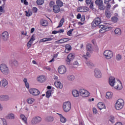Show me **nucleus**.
Wrapping results in <instances>:
<instances>
[{
    "label": "nucleus",
    "mask_w": 125,
    "mask_h": 125,
    "mask_svg": "<svg viewBox=\"0 0 125 125\" xmlns=\"http://www.w3.org/2000/svg\"><path fill=\"white\" fill-rule=\"evenodd\" d=\"M125 101L122 99H118L115 104V108L116 110H122L124 108Z\"/></svg>",
    "instance_id": "nucleus-1"
},
{
    "label": "nucleus",
    "mask_w": 125,
    "mask_h": 125,
    "mask_svg": "<svg viewBox=\"0 0 125 125\" xmlns=\"http://www.w3.org/2000/svg\"><path fill=\"white\" fill-rule=\"evenodd\" d=\"M0 70L3 75H8L9 74V69H8L7 65L4 63L0 65Z\"/></svg>",
    "instance_id": "nucleus-2"
},
{
    "label": "nucleus",
    "mask_w": 125,
    "mask_h": 125,
    "mask_svg": "<svg viewBox=\"0 0 125 125\" xmlns=\"http://www.w3.org/2000/svg\"><path fill=\"white\" fill-rule=\"evenodd\" d=\"M72 107V105L71 104V102H66L63 104L62 105V109L65 113H67L69 112L70 110H71V108Z\"/></svg>",
    "instance_id": "nucleus-3"
},
{
    "label": "nucleus",
    "mask_w": 125,
    "mask_h": 125,
    "mask_svg": "<svg viewBox=\"0 0 125 125\" xmlns=\"http://www.w3.org/2000/svg\"><path fill=\"white\" fill-rule=\"evenodd\" d=\"M99 27L101 28L100 30V33H105V32L107 31H110V30H112V27L107 26L102 24L100 25Z\"/></svg>",
    "instance_id": "nucleus-4"
},
{
    "label": "nucleus",
    "mask_w": 125,
    "mask_h": 125,
    "mask_svg": "<svg viewBox=\"0 0 125 125\" xmlns=\"http://www.w3.org/2000/svg\"><path fill=\"white\" fill-rule=\"evenodd\" d=\"M41 122H42V117L36 116L32 118L31 124L32 125H37V124H39V123H41Z\"/></svg>",
    "instance_id": "nucleus-5"
},
{
    "label": "nucleus",
    "mask_w": 125,
    "mask_h": 125,
    "mask_svg": "<svg viewBox=\"0 0 125 125\" xmlns=\"http://www.w3.org/2000/svg\"><path fill=\"white\" fill-rule=\"evenodd\" d=\"M29 92L33 96H38V95H40V92L39 90L36 88H30L29 90Z\"/></svg>",
    "instance_id": "nucleus-6"
},
{
    "label": "nucleus",
    "mask_w": 125,
    "mask_h": 125,
    "mask_svg": "<svg viewBox=\"0 0 125 125\" xmlns=\"http://www.w3.org/2000/svg\"><path fill=\"white\" fill-rule=\"evenodd\" d=\"M114 87L117 90H121L123 89V84H122V82H120V80H117L116 81V83H115Z\"/></svg>",
    "instance_id": "nucleus-7"
},
{
    "label": "nucleus",
    "mask_w": 125,
    "mask_h": 125,
    "mask_svg": "<svg viewBox=\"0 0 125 125\" xmlns=\"http://www.w3.org/2000/svg\"><path fill=\"white\" fill-rule=\"evenodd\" d=\"M104 55L106 59H111L113 57V52L110 50H106L104 52Z\"/></svg>",
    "instance_id": "nucleus-8"
},
{
    "label": "nucleus",
    "mask_w": 125,
    "mask_h": 125,
    "mask_svg": "<svg viewBox=\"0 0 125 125\" xmlns=\"http://www.w3.org/2000/svg\"><path fill=\"white\" fill-rule=\"evenodd\" d=\"M79 92L82 97H88L89 96V92L86 90L81 89L80 90Z\"/></svg>",
    "instance_id": "nucleus-9"
},
{
    "label": "nucleus",
    "mask_w": 125,
    "mask_h": 125,
    "mask_svg": "<svg viewBox=\"0 0 125 125\" xmlns=\"http://www.w3.org/2000/svg\"><path fill=\"white\" fill-rule=\"evenodd\" d=\"M94 76L96 79H101V78H102V73H101V71L98 68L95 69Z\"/></svg>",
    "instance_id": "nucleus-10"
},
{
    "label": "nucleus",
    "mask_w": 125,
    "mask_h": 125,
    "mask_svg": "<svg viewBox=\"0 0 125 125\" xmlns=\"http://www.w3.org/2000/svg\"><path fill=\"white\" fill-rule=\"evenodd\" d=\"M101 23V19L100 18L98 17L96 18L94 21L92 22V27H95L97 26H99V24Z\"/></svg>",
    "instance_id": "nucleus-11"
},
{
    "label": "nucleus",
    "mask_w": 125,
    "mask_h": 125,
    "mask_svg": "<svg viewBox=\"0 0 125 125\" xmlns=\"http://www.w3.org/2000/svg\"><path fill=\"white\" fill-rule=\"evenodd\" d=\"M95 3L97 5H98L99 9H101V10H104L103 0H96Z\"/></svg>",
    "instance_id": "nucleus-12"
},
{
    "label": "nucleus",
    "mask_w": 125,
    "mask_h": 125,
    "mask_svg": "<svg viewBox=\"0 0 125 125\" xmlns=\"http://www.w3.org/2000/svg\"><path fill=\"white\" fill-rule=\"evenodd\" d=\"M46 81V77L44 75H40L37 78V81L41 83H44Z\"/></svg>",
    "instance_id": "nucleus-13"
},
{
    "label": "nucleus",
    "mask_w": 125,
    "mask_h": 125,
    "mask_svg": "<svg viewBox=\"0 0 125 125\" xmlns=\"http://www.w3.org/2000/svg\"><path fill=\"white\" fill-rule=\"evenodd\" d=\"M58 72L61 75H63L65 74L66 72H67V69L66 68V67H65V66L62 65L59 67Z\"/></svg>",
    "instance_id": "nucleus-14"
},
{
    "label": "nucleus",
    "mask_w": 125,
    "mask_h": 125,
    "mask_svg": "<svg viewBox=\"0 0 125 125\" xmlns=\"http://www.w3.org/2000/svg\"><path fill=\"white\" fill-rule=\"evenodd\" d=\"M1 37L2 40L4 42H6L7 40L9 38V34H8V32L7 31H4L2 34H1Z\"/></svg>",
    "instance_id": "nucleus-15"
},
{
    "label": "nucleus",
    "mask_w": 125,
    "mask_h": 125,
    "mask_svg": "<svg viewBox=\"0 0 125 125\" xmlns=\"http://www.w3.org/2000/svg\"><path fill=\"white\" fill-rule=\"evenodd\" d=\"M117 81H116V78L114 77H110L109 78V83L111 86H114Z\"/></svg>",
    "instance_id": "nucleus-16"
},
{
    "label": "nucleus",
    "mask_w": 125,
    "mask_h": 125,
    "mask_svg": "<svg viewBox=\"0 0 125 125\" xmlns=\"http://www.w3.org/2000/svg\"><path fill=\"white\" fill-rule=\"evenodd\" d=\"M77 11L78 12H86L88 11V8L85 6H81L77 8Z\"/></svg>",
    "instance_id": "nucleus-17"
},
{
    "label": "nucleus",
    "mask_w": 125,
    "mask_h": 125,
    "mask_svg": "<svg viewBox=\"0 0 125 125\" xmlns=\"http://www.w3.org/2000/svg\"><path fill=\"white\" fill-rule=\"evenodd\" d=\"M53 40H54V38H52V36L51 37H48L43 38L40 40L39 42H51Z\"/></svg>",
    "instance_id": "nucleus-18"
},
{
    "label": "nucleus",
    "mask_w": 125,
    "mask_h": 125,
    "mask_svg": "<svg viewBox=\"0 0 125 125\" xmlns=\"http://www.w3.org/2000/svg\"><path fill=\"white\" fill-rule=\"evenodd\" d=\"M109 1H111V3H112V4L115 3L114 0H104V3H105V4H107L106 7L108 8V9L111 8V4L109 3Z\"/></svg>",
    "instance_id": "nucleus-19"
},
{
    "label": "nucleus",
    "mask_w": 125,
    "mask_h": 125,
    "mask_svg": "<svg viewBox=\"0 0 125 125\" xmlns=\"http://www.w3.org/2000/svg\"><path fill=\"white\" fill-rule=\"evenodd\" d=\"M54 84L57 88H60V89L63 88V84L59 81L55 82Z\"/></svg>",
    "instance_id": "nucleus-20"
},
{
    "label": "nucleus",
    "mask_w": 125,
    "mask_h": 125,
    "mask_svg": "<svg viewBox=\"0 0 125 125\" xmlns=\"http://www.w3.org/2000/svg\"><path fill=\"white\" fill-rule=\"evenodd\" d=\"M97 107L100 110H102V109H106V106H105V104L102 102L99 103L98 104Z\"/></svg>",
    "instance_id": "nucleus-21"
},
{
    "label": "nucleus",
    "mask_w": 125,
    "mask_h": 125,
    "mask_svg": "<svg viewBox=\"0 0 125 125\" xmlns=\"http://www.w3.org/2000/svg\"><path fill=\"white\" fill-rule=\"evenodd\" d=\"M114 33H115V36L120 37V36L122 35V30L119 28H116L115 30H114Z\"/></svg>",
    "instance_id": "nucleus-22"
},
{
    "label": "nucleus",
    "mask_w": 125,
    "mask_h": 125,
    "mask_svg": "<svg viewBox=\"0 0 125 125\" xmlns=\"http://www.w3.org/2000/svg\"><path fill=\"white\" fill-rule=\"evenodd\" d=\"M53 11L54 13H59L60 12V7L57 5H54Z\"/></svg>",
    "instance_id": "nucleus-23"
},
{
    "label": "nucleus",
    "mask_w": 125,
    "mask_h": 125,
    "mask_svg": "<svg viewBox=\"0 0 125 125\" xmlns=\"http://www.w3.org/2000/svg\"><path fill=\"white\" fill-rule=\"evenodd\" d=\"M60 118V121L61 123H62V124H65L66 122H67V119L66 118L64 117L62 114H58Z\"/></svg>",
    "instance_id": "nucleus-24"
},
{
    "label": "nucleus",
    "mask_w": 125,
    "mask_h": 125,
    "mask_svg": "<svg viewBox=\"0 0 125 125\" xmlns=\"http://www.w3.org/2000/svg\"><path fill=\"white\" fill-rule=\"evenodd\" d=\"M105 97L106 99H112L113 97V93L111 92H106Z\"/></svg>",
    "instance_id": "nucleus-25"
},
{
    "label": "nucleus",
    "mask_w": 125,
    "mask_h": 125,
    "mask_svg": "<svg viewBox=\"0 0 125 125\" xmlns=\"http://www.w3.org/2000/svg\"><path fill=\"white\" fill-rule=\"evenodd\" d=\"M72 93L74 97H79V96H80V93H79V91L77 90H73Z\"/></svg>",
    "instance_id": "nucleus-26"
},
{
    "label": "nucleus",
    "mask_w": 125,
    "mask_h": 125,
    "mask_svg": "<svg viewBox=\"0 0 125 125\" xmlns=\"http://www.w3.org/2000/svg\"><path fill=\"white\" fill-rule=\"evenodd\" d=\"M25 16L27 17H30L31 15H33V11L31 9H28V11H25Z\"/></svg>",
    "instance_id": "nucleus-27"
},
{
    "label": "nucleus",
    "mask_w": 125,
    "mask_h": 125,
    "mask_svg": "<svg viewBox=\"0 0 125 125\" xmlns=\"http://www.w3.org/2000/svg\"><path fill=\"white\" fill-rule=\"evenodd\" d=\"M36 100L35 99L33 98H29L28 99H27L26 102L28 103V104H33Z\"/></svg>",
    "instance_id": "nucleus-28"
},
{
    "label": "nucleus",
    "mask_w": 125,
    "mask_h": 125,
    "mask_svg": "<svg viewBox=\"0 0 125 125\" xmlns=\"http://www.w3.org/2000/svg\"><path fill=\"white\" fill-rule=\"evenodd\" d=\"M20 118L21 119V120H22V121H23V123H24V124H25L26 125H27V124H28V123L27 122V117H26L25 116V115H23V114H21L20 115Z\"/></svg>",
    "instance_id": "nucleus-29"
},
{
    "label": "nucleus",
    "mask_w": 125,
    "mask_h": 125,
    "mask_svg": "<svg viewBox=\"0 0 125 125\" xmlns=\"http://www.w3.org/2000/svg\"><path fill=\"white\" fill-rule=\"evenodd\" d=\"M46 121L49 123H52L54 121V117L52 116H48L46 118Z\"/></svg>",
    "instance_id": "nucleus-30"
},
{
    "label": "nucleus",
    "mask_w": 125,
    "mask_h": 125,
    "mask_svg": "<svg viewBox=\"0 0 125 125\" xmlns=\"http://www.w3.org/2000/svg\"><path fill=\"white\" fill-rule=\"evenodd\" d=\"M6 118L9 120H14V119H15V116L13 113H9L8 116H6Z\"/></svg>",
    "instance_id": "nucleus-31"
},
{
    "label": "nucleus",
    "mask_w": 125,
    "mask_h": 125,
    "mask_svg": "<svg viewBox=\"0 0 125 125\" xmlns=\"http://www.w3.org/2000/svg\"><path fill=\"white\" fill-rule=\"evenodd\" d=\"M2 86L5 87L7 84H8V82L7 80L5 79H3L1 81Z\"/></svg>",
    "instance_id": "nucleus-32"
},
{
    "label": "nucleus",
    "mask_w": 125,
    "mask_h": 125,
    "mask_svg": "<svg viewBox=\"0 0 125 125\" xmlns=\"http://www.w3.org/2000/svg\"><path fill=\"white\" fill-rule=\"evenodd\" d=\"M56 5L59 7H62L63 6V2L61 1V0H56Z\"/></svg>",
    "instance_id": "nucleus-33"
},
{
    "label": "nucleus",
    "mask_w": 125,
    "mask_h": 125,
    "mask_svg": "<svg viewBox=\"0 0 125 125\" xmlns=\"http://www.w3.org/2000/svg\"><path fill=\"white\" fill-rule=\"evenodd\" d=\"M75 58V56L74 55V54L73 53H70L67 56V59L68 60H73Z\"/></svg>",
    "instance_id": "nucleus-34"
},
{
    "label": "nucleus",
    "mask_w": 125,
    "mask_h": 125,
    "mask_svg": "<svg viewBox=\"0 0 125 125\" xmlns=\"http://www.w3.org/2000/svg\"><path fill=\"white\" fill-rule=\"evenodd\" d=\"M10 99L9 96L7 95H3V101H8Z\"/></svg>",
    "instance_id": "nucleus-35"
},
{
    "label": "nucleus",
    "mask_w": 125,
    "mask_h": 125,
    "mask_svg": "<svg viewBox=\"0 0 125 125\" xmlns=\"http://www.w3.org/2000/svg\"><path fill=\"white\" fill-rule=\"evenodd\" d=\"M71 49H72V47H71V45L69 44H66L65 45V50L64 51L65 52L68 53V51H67V50H71Z\"/></svg>",
    "instance_id": "nucleus-36"
},
{
    "label": "nucleus",
    "mask_w": 125,
    "mask_h": 125,
    "mask_svg": "<svg viewBox=\"0 0 125 125\" xmlns=\"http://www.w3.org/2000/svg\"><path fill=\"white\" fill-rule=\"evenodd\" d=\"M64 21L65 20L64 19H62L60 21L59 26H58L57 28H60V27H62Z\"/></svg>",
    "instance_id": "nucleus-37"
},
{
    "label": "nucleus",
    "mask_w": 125,
    "mask_h": 125,
    "mask_svg": "<svg viewBox=\"0 0 125 125\" xmlns=\"http://www.w3.org/2000/svg\"><path fill=\"white\" fill-rule=\"evenodd\" d=\"M67 80H68V81H70V82H72L74 81V80H75V76L73 75H69L67 77Z\"/></svg>",
    "instance_id": "nucleus-38"
},
{
    "label": "nucleus",
    "mask_w": 125,
    "mask_h": 125,
    "mask_svg": "<svg viewBox=\"0 0 125 125\" xmlns=\"http://www.w3.org/2000/svg\"><path fill=\"white\" fill-rule=\"evenodd\" d=\"M86 49L88 51H92V47L91 44H87L86 45Z\"/></svg>",
    "instance_id": "nucleus-39"
},
{
    "label": "nucleus",
    "mask_w": 125,
    "mask_h": 125,
    "mask_svg": "<svg viewBox=\"0 0 125 125\" xmlns=\"http://www.w3.org/2000/svg\"><path fill=\"white\" fill-rule=\"evenodd\" d=\"M41 24L42 25V26H47V25H48V22L47 21L45 20H43V21H41Z\"/></svg>",
    "instance_id": "nucleus-40"
},
{
    "label": "nucleus",
    "mask_w": 125,
    "mask_h": 125,
    "mask_svg": "<svg viewBox=\"0 0 125 125\" xmlns=\"http://www.w3.org/2000/svg\"><path fill=\"white\" fill-rule=\"evenodd\" d=\"M51 96V90H48L46 93V97L49 98Z\"/></svg>",
    "instance_id": "nucleus-41"
},
{
    "label": "nucleus",
    "mask_w": 125,
    "mask_h": 125,
    "mask_svg": "<svg viewBox=\"0 0 125 125\" xmlns=\"http://www.w3.org/2000/svg\"><path fill=\"white\" fill-rule=\"evenodd\" d=\"M105 16L107 18H110L111 17V12L109 11H106L105 13Z\"/></svg>",
    "instance_id": "nucleus-42"
},
{
    "label": "nucleus",
    "mask_w": 125,
    "mask_h": 125,
    "mask_svg": "<svg viewBox=\"0 0 125 125\" xmlns=\"http://www.w3.org/2000/svg\"><path fill=\"white\" fill-rule=\"evenodd\" d=\"M85 63L86 64V65H87V66H88L89 67H93V66H94V64H93V63L89 62V61H87L85 62Z\"/></svg>",
    "instance_id": "nucleus-43"
},
{
    "label": "nucleus",
    "mask_w": 125,
    "mask_h": 125,
    "mask_svg": "<svg viewBox=\"0 0 125 125\" xmlns=\"http://www.w3.org/2000/svg\"><path fill=\"white\" fill-rule=\"evenodd\" d=\"M44 1L43 0H37V3L38 5H42V4H43V3Z\"/></svg>",
    "instance_id": "nucleus-44"
},
{
    "label": "nucleus",
    "mask_w": 125,
    "mask_h": 125,
    "mask_svg": "<svg viewBox=\"0 0 125 125\" xmlns=\"http://www.w3.org/2000/svg\"><path fill=\"white\" fill-rule=\"evenodd\" d=\"M70 40H69V38H64L62 39H61V41L62 43H64V42H69Z\"/></svg>",
    "instance_id": "nucleus-45"
},
{
    "label": "nucleus",
    "mask_w": 125,
    "mask_h": 125,
    "mask_svg": "<svg viewBox=\"0 0 125 125\" xmlns=\"http://www.w3.org/2000/svg\"><path fill=\"white\" fill-rule=\"evenodd\" d=\"M83 57L85 59H88V58L90 57V53L89 52H87L86 53V55H84Z\"/></svg>",
    "instance_id": "nucleus-46"
},
{
    "label": "nucleus",
    "mask_w": 125,
    "mask_h": 125,
    "mask_svg": "<svg viewBox=\"0 0 125 125\" xmlns=\"http://www.w3.org/2000/svg\"><path fill=\"white\" fill-rule=\"evenodd\" d=\"M116 60H117V61H120V60H122V55H121L120 54H118L116 56Z\"/></svg>",
    "instance_id": "nucleus-47"
},
{
    "label": "nucleus",
    "mask_w": 125,
    "mask_h": 125,
    "mask_svg": "<svg viewBox=\"0 0 125 125\" xmlns=\"http://www.w3.org/2000/svg\"><path fill=\"white\" fill-rule=\"evenodd\" d=\"M112 20L113 22H114V23H116L118 22V18H117V17H113L112 18Z\"/></svg>",
    "instance_id": "nucleus-48"
},
{
    "label": "nucleus",
    "mask_w": 125,
    "mask_h": 125,
    "mask_svg": "<svg viewBox=\"0 0 125 125\" xmlns=\"http://www.w3.org/2000/svg\"><path fill=\"white\" fill-rule=\"evenodd\" d=\"M73 31H74V29H70L67 32V35L69 36V37H71L72 36V33H73Z\"/></svg>",
    "instance_id": "nucleus-49"
},
{
    "label": "nucleus",
    "mask_w": 125,
    "mask_h": 125,
    "mask_svg": "<svg viewBox=\"0 0 125 125\" xmlns=\"http://www.w3.org/2000/svg\"><path fill=\"white\" fill-rule=\"evenodd\" d=\"M32 10L34 13H37L38 12V8L36 7H33Z\"/></svg>",
    "instance_id": "nucleus-50"
},
{
    "label": "nucleus",
    "mask_w": 125,
    "mask_h": 125,
    "mask_svg": "<svg viewBox=\"0 0 125 125\" xmlns=\"http://www.w3.org/2000/svg\"><path fill=\"white\" fill-rule=\"evenodd\" d=\"M0 120H2V122H3V125H7V123L6 122V120L3 118H0Z\"/></svg>",
    "instance_id": "nucleus-51"
},
{
    "label": "nucleus",
    "mask_w": 125,
    "mask_h": 125,
    "mask_svg": "<svg viewBox=\"0 0 125 125\" xmlns=\"http://www.w3.org/2000/svg\"><path fill=\"white\" fill-rule=\"evenodd\" d=\"M79 125H84V122L83 120L80 119L79 120Z\"/></svg>",
    "instance_id": "nucleus-52"
},
{
    "label": "nucleus",
    "mask_w": 125,
    "mask_h": 125,
    "mask_svg": "<svg viewBox=\"0 0 125 125\" xmlns=\"http://www.w3.org/2000/svg\"><path fill=\"white\" fill-rule=\"evenodd\" d=\"M35 40H36V39L34 38V36H31V39L29 42H31L33 43V42L34 41H35Z\"/></svg>",
    "instance_id": "nucleus-53"
},
{
    "label": "nucleus",
    "mask_w": 125,
    "mask_h": 125,
    "mask_svg": "<svg viewBox=\"0 0 125 125\" xmlns=\"http://www.w3.org/2000/svg\"><path fill=\"white\" fill-rule=\"evenodd\" d=\"M93 113L94 115H96L98 113L97 109L95 107L93 108Z\"/></svg>",
    "instance_id": "nucleus-54"
},
{
    "label": "nucleus",
    "mask_w": 125,
    "mask_h": 125,
    "mask_svg": "<svg viewBox=\"0 0 125 125\" xmlns=\"http://www.w3.org/2000/svg\"><path fill=\"white\" fill-rule=\"evenodd\" d=\"M73 66H76V67H78L79 66V62H78V61H75L73 62Z\"/></svg>",
    "instance_id": "nucleus-55"
},
{
    "label": "nucleus",
    "mask_w": 125,
    "mask_h": 125,
    "mask_svg": "<svg viewBox=\"0 0 125 125\" xmlns=\"http://www.w3.org/2000/svg\"><path fill=\"white\" fill-rule=\"evenodd\" d=\"M114 120H115V117L113 116L111 117L109 119L110 122H111V123H114V122H115Z\"/></svg>",
    "instance_id": "nucleus-56"
},
{
    "label": "nucleus",
    "mask_w": 125,
    "mask_h": 125,
    "mask_svg": "<svg viewBox=\"0 0 125 125\" xmlns=\"http://www.w3.org/2000/svg\"><path fill=\"white\" fill-rule=\"evenodd\" d=\"M13 65L14 66H17L18 65V62L16 60H14L13 61Z\"/></svg>",
    "instance_id": "nucleus-57"
},
{
    "label": "nucleus",
    "mask_w": 125,
    "mask_h": 125,
    "mask_svg": "<svg viewBox=\"0 0 125 125\" xmlns=\"http://www.w3.org/2000/svg\"><path fill=\"white\" fill-rule=\"evenodd\" d=\"M32 44H33V43H31V42H28L27 44V46L28 48H30V47L32 46Z\"/></svg>",
    "instance_id": "nucleus-58"
},
{
    "label": "nucleus",
    "mask_w": 125,
    "mask_h": 125,
    "mask_svg": "<svg viewBox=\"0 0 125 125\" xmlns=\"http://www.w3.org/2000/svg\"><path fill=\"white\" fill-rule=\"evenodd\" d=\"M85 2L87 4H90L92 1L91 0H86Z\"/></svg>",
    "instance_id": "nucleus-59"
},
{
    "label": "nucleus",
    "mask_w": 125,
    "mask_h": 125,
    "mask_svg": "<svg viewBox=\"0 0 125 125\" xmlns=\"http://www.w3.org/2000/svg\"><path fill=\"white\" fill-rule=\"evenodd\" d=\"M61 33H64V29H60L58 31V34H61Z\"/></svg>",
    "instance_id": "nucleus-60"
},
{
    "label": "nucleus",
    "mask_w": 125,
    "mask_h": 125,
    "mask_svg": "<svg viewBox=\"0 0 125 125\" xmlns=\"http://www.w3.org/2000/svg\"><path fill=\"white\" fill-rule=\"evenodd\" d=\"M26 88H30V85H29V83L26 82V83H24Z\"/></svg>",
    "instance_id": "nucleus-61"
},
{
    "label": "nucleus",
    "mask_w": 125,
    "mask_h": 125,
    "mask_svg": "<svg viewBox=\"0 0 125 125\" xmlns=\"http://www.w3.org/2000/svg\"><path fill=\"white\" fill-rule=\"evenodd\" d=\"M71 61L70 60H69L68 59H67V60H66V62H67V65H70L71 64Z\"/></svg>",
    "instance_id": "nucleus-62"
},
{
    "label": "nucleus",
    "mask_w": 125,
    "mask_h": 125,
    "mask_svg": "<svg viewBox=\"0 0 125 125\" xmlns=\"http://www.w3.org/2000/svg\"><path fill=\"white\" fill-rule=\"evenodd\" d=\"M55 43H62V42H61V40H60L59 41H55Z\"/></svg>",
    "instance_id": "nucleus-63"
},
{
    "label": "nucleus",
    "mask_w": 125,
    "mask_h": 125,
    "mask_svg": "<svg viewBox=\"0 0 125 125\" xmlns=\"http://www.w3.org/2000/svg\"><path fill=\"white\" fill-rule=\"evenodd\" d=\"M114 125H123V124L121 122H117L116 124H115Z\"/></svg>",
    "instance_id": "nucleus-64"
}]
</instances>
